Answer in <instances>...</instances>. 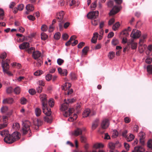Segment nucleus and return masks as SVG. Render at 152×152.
Listing matches in <instances>:
<instances>
[{"mask_svg": "<svg viewBox=\"0 0 152 152\" xmlns=\"http://www.w3.org/2000/svg\"><path fill=\"white\" fill-rule=\"evenodd\" d=\"M47 97L46 94H42L39 96V98L41 102L42 109L43 112L45 114H47L48 112V115H50V109L47 107Z\"/></svg>", "mask_w": 152, "mask_h": 152, "instance_id": "f257e3e1", "label": "nucleus"}, {"mask_svg": "<svg viewBox=\"0 0 152 152\" xmlns=\"http://www.w3.org/2000/svg\"><path fill=\"white\" fill-rule=\"evenodd\" d=\"M30 125L31 124L29 121H26L24 123L22 131L23 134H26L28 132H30L31 130L30 129Z\"/></svg>", "mask_w": 152, "mask_h": 152, "instance_id": "f03ea898", "label": "nucleus"}, {"mask_svg": "<svg viewBox=\"0 0 152 152\" xmlns=\"http://www.w3.org/2000/svg\"><path fill=\"white\" fill-rule=\"evenodd\" d=\"M10 62V60L8 59H6L5 61H2L1 66L3 68V72L6 71L9 69L10 68L9 63Z\"/></svg>", "mask_w": 152, "mask_h": 152, "instance_id": "7ed1b4c3", "label": "nucleus"}, {"mask_svg": "<svg viewBox=\"0 0 152 152\" xmlns=\"http://www.w3.org/2000/svg\"><path fill=\"white\" fill-rule=\"evenodd\" d=\"M99 12L97 11H95L93 12H89L87 15L88 18L91 19H96L98 16Z\"/></svg>", "mask_w": 152, "mask_h": 152, "instance_id": "20e7f679", "label": "nucleus"}, {"mask_svg": "<svg viewBox=\"0 0 152 152\" xmlns=\"http://www.w3.org/2000/svg\"><path fill=\"white\" fill-rule=\"evenodd\" d=\"M141 34V33L139 31L136 29H134L132 31L130 36L133 38H139Z\"/></svg>", "mask_w": 152, "mask_h": 152, "instance_id": "39448f33", "label": "nucleus"}, {"mask_svg": "<svg viewBox=\"0 0 152 152\" xmlns=\"http://www.w3.org/2000/svg\"><path fill=\"white\" fill-rule=\"evenodd\" d=\"M109 121L108 119H104L101 124V127L103 129H105L108 128L109 125Z\"/></svg>", "mask_w": 152, "mask_h": 152, "instance_id": "423d86ee", "label": "nucleus"}, {"mask_svg": "<svg viewBox=\"0 0 152 152\" xmlns=\"http://www.w3.org/2000/svg\"><path fill=\"white\" fill-rule=\"evenodd\" d=\"M82 134L81 129L77 128L71 132L72 135L75 136H77Z\"/></svg>", "mask_w": 152, "mask_h": 152, "instance_id": "0eeeda50", "label": "nucleus"}, {"mask_svg": "<svg viewBox=\"0 0 152 152\" xmlns=\"http://www.w3.org/2000/svg\"><path fill=\"white\" fill-rule=\"evenodd\" d=\"M4 142L8 144H11L14 142L11 135L10 134L5 136L4 138Z\"/></svg>", "mask_w": 152, "mask_h": 152, "instance_id": "6e6552de", "label": "nucleus"}, {"mask_svg": "<svg viewBox=\"0 0 152 152\" xmlns=\"http://www.w3.org/2000/svg\"><path fill=\"white\" fill-rule=\"evenodd\" d=\"M11 135L13 140V142L18 140L20 138V134L18 132H14Z\"/></svg>", "mask_w": 152, "mask_h": 152, "instance_id": "1a4fd4ad", "label": "nucleus"}, {"mask_svg": "<svg viewBox=\"0 0 152 152\" xmlns=\"http://www.w3.org/2000/svg\"><path fill=\"white\" fill-rule=\"evenodd\" d=\"M2 102L4 104H12L14 102V101L13 98H8L4 99Z\"/></svg>", "mask_w": 152, "mask_h": 152, "instance_id": "9d476101", "label": "nucleus"}, {"mask_svg": "<svg viewBox=\"0 0 152 152\" xmlns=\"http://www.w3.org/2000/svg\"><path fill=\"white\" fill-rule=\"evenodd\" d=\"M120 9L117 6H114L113 9L111 10L109 13V15L110 16L114 15L117 12H118Z\"/></svg>", "mask_w": 152, "mask_h": 152, "instance_id": "9b49d317", "label": "nucleus"}, {"mask_svg": "<svg viewBox=\"0 0 152 152\" xmlns=\"http://www.w3.org/2000/svg\"><path fill=\"white\" fill-rule=\"evenodd\" d=\"M64 15V12L62 11L56 13V18L59 20V21H60L61 20L63 19Z\"/></svg>", "mask_w": 152, "mask_h": 152, "instance_id": "f8f14e48", "label": "nucleus"}, {"mask_svg": "<svg viewBox=\"0 0 152 152\" xmlns=\"http://www.w3.org/2000/svg\"><path fill=\"white\" fill-rule=\"evenodd\" d=\"M140 42L138 47L139 52L140 53H142L147 48V45H143Z\"/></svg>", "mask_w": 152, "mask_h": 152, "instance_id": "ddd939ff", "label": "nucleus"}, {"mask_svg": "<svg viewBox=\"0 0 152 152\" xmlns=\"http://www.w3.org/2000/svg\"><path fill=\"white\" fill-rule=\"evenodd\" d=\"M47 114H45L46 115V116L44 117V121L48 123H50L52 120V118L50 116L51 115V112L50 111V115H48V112H47Z\"/></svg>", "mask_w": 152, "mask_h": 152, "instance_id": "4468645a", "label": "nucleus"}, {"mask_svg": "<svg viewBox=\"0 0 152 152\" xmlns=\"http://www.w3.org/2000/svg\"><path fill=\"white\" fill-rule=\"evenodd\" d=\"M145 151V149L142 146H138L135 147L132 152H144Z\"/></svg>", "mask_w": 152, "mask_h": 152, "instance_id": "2eb2a0df", "label": "nucleus"}, {"mask_svg": "<svg viewBox=\"0 0 152 152\" xmlns=\"http://www.w3.org/2000/svg\"><path fill=\"white\" fill-rule=\"evenodd\" d=\"M74 111L73 108L69 109L68 111H64L63 113V115L66 117H67L70 115Z\"/></svg>", "mask_w": 152, "mask_h": 152, "instance_id": "dca6fc26", "label": "nucleus"}, {"mask_svg": "<svg viewBox=\"0 0 152 152\" xmlns=\"http://www.w3.org/2000/svg\"><path fill=\"white\" fill-rule=\"evenodd\" d=\"M131 30L130 27H128L127 29H124L121 32V34L124 36L127 37L129 35V32Z\"/></svg>", "mask_w": 152, "mask_h": 152, "instance_id": "f3484780", "label": "nucleus"}, {"mask_svg": "<svg viewBox=\"0 0 152 152\" xmlns=\"http://www.w3.org/2000/svg\"><path fill=\"white\" fill-rule=\"evenodd\" d=\"M139 137H140V142L142 143L143 144L144 143V141L143 140L145 137V134L142 132H140L138 134Z\"/></svg>", "mask_w": 152, "mask_h": 152, "instance_id": "a211bd4d", "label": "nucleus"}, {"mask_svg": "<svg viewBox=\"0 0 152 152\" xmlns=\"http://www.w3.org/2000/svg\"><path fill=\"white\" fill-rule=\"evenodd\" d=\"M41 55V53L38 51L33 52L32 57L35 59H37L39 58Z\"/></svg>", "mask_w": 152, "mask_h": 152, "instance_id": "6ab92c4d", "label": "nucleus"}, {"mask_svg": "<svg viewBox=\"0 0 152 152\" xmlns=\"http://www.w3.org/2000/svg\"><path fill=\"white\" fill-rule=\"evenodd\" d=\"M29 46V43L27 42H24L19 46V48L20 49H24L28 48Z\"/></svg>", "mask_w": 152, "mask_h": 152, "instance_id": "aec40b11", "label": "nucleus"}, {"mask_svg": "<svg viewBox=\"0 0 152 152\" xmlns=\"http://www.w3.org/2000/svg\"><path fill=\"white\" fill-rule=\"evenodd\" d=\"M68 104L67 102H65L62 104L61 106L60 110L63 111L66 110L68 109Z\"/></svg>", "mask_w": 152, "mask_h": 152, "instance_id": "412c9836", "label": "nucleus"}, {"mask_svg": "<svg viewBox=\"0 0 152 152\" xmlns=\"http://www.w3.org/2000/svg\"><path fill=\"white\" fill-rule=\"evenodd\" d=\"M104 147V145L101 143H96L94 144L93 145V148L95 149L103 148Z\"/></svg>", "mask_w": 152, "mask_h": 152, "instance_id": "4be33fe9", "label": "nucleus"}, {"mask_svg": "<svg viewBox=\"0 0 152 152\" xmlns=\"http://www.w3.org/2000/svg\"><path fill=\"white\" fill-rule=\"evenodd\" d=\"M26 9L28 12H31L34 10V6L30 4H28L26 6Z\"/></svg>", "mask_w": 152, "mask_h": 152, "instance_id": "5701e85b", "label": "nucleus"}, {"mask_svg": "<svg viewBox=\"0 0 152 152\" xmlns=\"http://www.w3.org/2000/svg\"><path fill=\"white\" fill-rule=\"evenodd\" d=\"M34 112L37 116H39L42 113L41 110L39 107H37L35 108Z\"/></svg>", "mask_w": 152, "mask_h": 152, "instance_id": "b1692460", "label": "nucleus"}, {"mask_svg": "<svg viewBox=\"0 0 152 152\" xmlns=\"http://www.w3.org/2000/svg\"><path fill=\"white\" fill-rule=\"evenodd\" d=\"M77 37L75 36H72L71 37L69 40L66 43L65 45L66 46H68L70 45L72 41L75 39Z\"/></svg>", "mask_w": 152, "mask_h": 152, "instance_id": "393cba45", "label": "nucleus"}, {"mask_svg": "<svg viewBox=\"0 0 152 152\" xmlns=\"http://www.w3.org/2000/svg\"><path fill=\"white\" fill-rule=\"evenodd\" d=\"M71 86L70 83L68 82H66L65 83L63 87V89L65 91H67V89L70 88Z\"/></svg>", "mask_w": 152, "mask_h": 152, "instance_id": "a878e982", "label": "nucleus"}, {"mask_svg": "<svg viewBox=\"0 0 152 152\" xmlns=\"http://www.w3.org/2000/svg\"><path fill=\"white\" fill-rule=\"evenodd\" d=\"M0 134L1 136L5 137L9 134L8 131L7 130H4L1 131Z\"/></svg>", "mask_w": 152, "mask_h": 152, "instance_id": "bb28decb", "label": "nucleus"}, {"mask_svg": "<svg viewBox=\"0 0 152 152\" xmlns=\"http://www.w3.org/2000/svg\"><path fill=\"white\" fill-rule=\"evenodd\" d=\"M77 116L76 114H74L73 116H71L68 118V120L69 121L72 122L75 120L77 118Z\"/></svg>", "mask_w": 152, "mask_h": 152, "instance_id": "cd10ccee", "label": "nucleus"}, {"mask_svg": "<svg viewBox=\"0 0 152 152\" xmlns=\"http://www.w3.org/2000/svg\"><path fill=\"white\" fill-rule=\"evenodd\" d=\"M90 113V110L89 109H87L85 110L83 113V117H86L88 116Z\"/></svg>", "mask_w": 152, "mask_h": 152, "instance_id": "c85d7f7f", "label": "nucleus"}, {"mask_svg": "<svg viewBox=\"0 0 152 152\" xmlns=\"http://www.w3.org/2000/svg\"><path fill=\"white\" fill-rule=\"evenodd\" d=\"M115 56V53L113 51L110 52L108 55V57L110 59H113Z\"/></svg>", "mask_w": 152, "mask_h": 152, "instance_id": "c756f323", "label": "nucleus"}, {"mask_svg": "<svg viewBox=\"0 0 152 152\" xmlns=\"http://www.w3.org/2000/svg\"><path fill=\"white\" fill-rule=\"evenodd\" d=\"M21 89L20 87L17 86L14 89V92L16 94H19L20 93Z\"/></svg>", "mask_w": 152, "mask_h": 152, "instance_id": "7c9ffc66", "label": "nucleus"}, {"mask_svg": "<svg viewBox=\"0 0 152 152\" xmlns=\"http://www.w3.org/2000/svg\"><path fill=\"white\" fill-rule=\"evenodd\" d=\"M20 127V124L18 123H13L12 126V128L15 130L19 129Z\"/></svg>", "mask_w": 152, "mask_h": 152, "instance_id": "2f4dec72", "label": "nucleus"}, {"mask_svg": "<svg viewBox=\"0 0 152 152\" xmlns=\"http://www.w3.org/2000/svg\"><path fill=\"white\" fill-rule=\"evenodd\" d=\"M120 26V24L119 22H117L113 26V30L116 31L118 29Z\"/></svg>", "mask_w": 152, "mask_h": 152, "instance_id": "473e14b6", "label": "nucleus"}, {"mask_svg": "<svg viewBox=\"0 0 152 152\" xmlns=\"http://www.w3.org/2000/svg\"><path fill=\"white\" fill-rule=\"evenodd\" d=\"M130 44L131 45V48L132 49H136L137 46V43L132 41Z\"/></svg>", "mask_w": 152, "mask_h": 152, "instance_id": "72a5a7b5", "label": "nucleus"}, {"mask_svg": "<svg viewBox=\"0 0 152 152\" xmlns=\"http://www.w3.org/2000/svg\"><path fill=\"white\" fill-rule=\"evenodd\" d=\"M48 104L51 107H53L55 104L54 100L52 98H50L48 101Z\"/></svg>", "mask_w": 152, "mask_h": 152, "instance_id": "f704fd0d", "label": "nucleus"}, {"mask_svg": "<svg viewBox=\"0 0 152 152\" xmlns=\"http://www.w3.org/2000/svg\"><path fill=\"white\" fill-rule=\"evenodd\" d=\"M41 39L43 40H45L48 38V35L45 33L42 32L41 34Z\"/></svg>", "mask_w": 152, "mask_h": 152, "instance_id": "c9c22d12", "label": "nucleus"}, {"mask_svg": "<svg viewBox=\"0 0 152 152\" xmlns=\"http://www.w3.org/2000/svg\"><path fill=\"white\" fill-rule=\"evenodd\" d=\"M99 20L97 19H91V23L94 26H96L98 25Z\"/></svg>", "mask_w": 152, "mask_h": 152, "instance_id": "e433bc0d", "label": "nucleus"}, {"mask_svg": "<svg viewBox=\"0 0 152 152\" xmlns=\"http://www.w3.org/2000/svg\"><path fill=\"white\" fill-rule=\"evenodd\" d=\"M75 1L74 0H67L66 1L67 4H69L70 6H72L75 4Z\"/></svg>", "mask_w": 152, "mask_h": 152, "instance_id": "4c0bfd02", "label": "nucleus"}, {"mask_svg": "<svg viewBox=\"0 0 152 152\" xmlns=\"http://www.w3.org/2000/svg\"><path fill=\"white\" fill-rule=\"evenodd\" d=\"M11 65L12 66L15 67L18 69H19L21 66V64H20L17 63H13L11 64Z\"/></svg>", "mask_w": 152, "mask_h": 152, "instance_id": "58836bf2", "label": "nucleus"}, {"mask_svg": "<svg viewBox=\"0 0 152 152\" xmlns=\"http://www.w3.org/2000/svg\"><path fill=\"white\" fill-rule=\"evenodd\" d=\"M98 125V121H95L93 123L92 126V129L93 130L95 129Z\"/></svg>", "mask_w": 152, "mask_h": 152, "instance_id": "ea45409f", "label": "nucleus"}, {"mask_svg": "<svg viewBox=\"0 0 152 152\" xmlns=\"http://www.w3.org/2000/svg\"><path fill=\"white\" fill-rule=\"evenodd\" d=\"M147 71L150 74H152V65H149L147 66Z\"/></svg>", "mask_w": 152, "mask_h": 152, "instance_id": "a19ab883", "label": "nucleus"}, {"mask_svg": "<svg viewBox=\"0 0 152 152\" xmlns=\"http://www.w3.org/2000/svg\"><path fill=\"white\" fill-rule=\"evenodd\" d=\"M134 136L132 134H130L127 138V140L128 142H130L132 140L134 139Z\"/></svg>", "mask_w": 152, "mask_h": 152, "instance_id": "79ce46f5", "label": "nucleus"}, {"mask_svg": "<svg viewBox=\"0 0 152 152\" xmlns=\"http://www.w3.org/2000/svg\"><path fill=\"white\" fill-rule=\"evenodd\" d=\"M61 34L59 32H57L54 35V37L56 40L60 38Z\"/></svg>", "mask_w": 152, "mask_h": 152, "instance_id": "37998d69", "label": "nucleus"}, {"mask_svg": "<svg viewBox=\"0 0 152 152\" xmlns=\"http://www.w3.org/2000/svg\"><path fill=\"white\" fill-rule=\"evenodd\" d=\"M8 110V108L7 106H3L1 109V111L2 113H6Z\"/></svg>", "mask_w": 152, "mask_h": 152, "instance_id": "c03bdc74", "label": "nucleus"}, {"mask_svg": "<svg viewBox=\"0 0 152 152\" xmlns=\"http://www.w3.org/2000/svg\"><path fill=\"white\" fill-rule=\"evenodd\" d=\"M43 72L41 70H38L34 73V75L35 76L40 75L42 74Z\"/></svg>", "mask_w": 152, "mask_h": 152, "instance_id": "a18cd8bd", "label": "nucleus"}, {"mask_svg": "<svg viewBox=\"0 0 152 152\" xmlns=\"http://www.w3.org/2000/svg\"><path fill=\"white\" fill-rule=\"evenodd\" d=\"M46 80L47 81H49L52 78V75L50 74H48L45 76Z\"/></svg>", "mask_w": 152, "mask_h": 152, "instance_id": "49530a36", "label": "nucleus"}, {"mask_svg": "<svg viewBox=\"0 0 152 152\" xmlns=\"http://www.w3.org/2000/svg\"><path fill=\"white\" fill-rule=\"evenodd\" d=\"M112 43L113 45L115 46L118 44L119 41L117 39H114L112 40Z\"/></svg>", "mask_w": 152, "mask_h": 152, "instance_id": "de8ad7c7", "label": "nucleus"}, {"mask_svg": "<svg viewBox=\"0 0 152 152\" xmlns=\"http://www.w3.org/2000/svg\"><path fill=\"white\" fill-rule=\"evenodd\" d=\"M147 35L146 34H143L141 38V39H140V42L142 43L144 42V40L145 39L147 38Z\"/></svg>", "mask_w": 152, "mask_h": 152, "instance_id": "09e8293b", "label": "nucleus"}, {"mask_svg": "<svg viewBox=\"0 0 152 152\" xmlns=\"http://www.w3.org/2000/svg\"><path fill=\"white\" fill-rule=\"evenodd\" d=\"M108 147L111 149H113L115 148V145L112 142H110L108 144Z\"/></svg>", "mask_w": 152, "mask_h": 152, "instance_id": "8fccbe9b", "label": "nucleus"}, {"mask_svg": "<svg viewBox=\"0 0 152 152\" xmlns=\"http://www.w3.org/2000/svg\"><path fill=\"white\" fill-rule=\"evenodd\" d=\"M35 50V48L33 47H31L28 49L27 51L28 53L31 54L32 53H33V52H34Z\"/></svg>", "mask_w": 152, "mask_h": 152, "instance_id": "3c124183", "label": "nucleus"}, {"mask_svg": "<svg viewBox=\"0 0 152 152\" xmlns=\"http://www.w3.org/2000/svg\"><path fill=\"white\" fill-rule=\"evenodd\" d=\"M27 102L26 99L25 97H23L21 98L20 100V103L22 104H26Z\"/></svg>", "mask_w": 152, "mask_h": 152, "instance_id": "603ef678", "label": "nucleus"}, {"mask_svg": "<svg viewBox=\"0 0 152 152\" xmlns=\"http://www.w3.org/2000/svg\"><path fill=\"white\" fill-rule=\"evenodd\" d=\"M75 101V99H74L73 98H72L71 99H68L67 101H66V99H65V102H67V104L72 103Z\"/></svg>", "mask_w": 152, "mask_h": 152, "instance_id": "864d4df0", "label": "nucleus"}, {"mask_svg": "<svg viewBox=\"0 0 152 152\" xmlns=\"http://www.w3.org/2000/svg\"><path fill=\"white\" fill-rule=\"evenodd\" d=\"M88 50V47H86L84 48L82 50L83 54L84 55H86L87 53Z\"/></svg>", "mask_w": 152, "mask_h": 152, "instance_id": "5fc2aeb1", "label": "nucleus"}, {"mask_svg": "<svg viewBox=\"0 0 152 152\" xmlns=\"http://www.w3.org/2000/svg\"><path fill=\"white\" fill-rule=\"evenodd\" d=\"M145 61L147 64H150L152 62V58L148 57L145 59Z\"/></svg>", "mask_w": 152, "mask_h": 152, "instance_id": "6e6d98bb", "label": "nucleus"}, {"mask_svg": "<svg viewBox=\"0 0 152 152\" xmlns=\"http://www.w3.org/2000/svg\"><path fill=\"white\" fill-rule=\"evenodd\" d=\"M64 62V60L61 58H58L57 60V63L59 65H61Z\"/></svg>", "mask_w": 152, "mask_h": 152, "instance_id": "4d7b16f0", "label": "nucleus"}, {"mask_svg": "<svg viewBox=\"0 0 152 152\" xmlns=\"http://www.w3.org/2000/svg\"><path fill=\"white\" fill-rule=\"evenodd\" d=\"M7 56V54L5 52H3L1 54L0 56V58L2 59H4Z\"/></svg>", "mask_w": 152, "mask_h": 152, "instance_id": "13d9d810", "label": "nucleus"}, {"mask_svg": "<svg viewBox=\"0 0 152 152\" xmlns=\"http://www.w3.org/2000/svg\"><path fill=\"white\" fill-rule=\"evenodd\" d=\"M41 29L42 31H45L47 30L48 27L46 25H43L42 26Z\"/></svg>", "mask_w": 152, "mask_h": 152, "instance_id": "bf43d9fd", "label": "nucleus"}, {"mask_svg": "<svg viewBox=\"0 0 152 152\" xmlns=\"http://www.w3.org/2000/svg\"><path fill=\"white\" fill-rule=\"evenodd\" d=\"M148 147L149 148H152V140H149L147 143Z\"/></svg>", "mask_w": 152, "mask_h": 152, "instance_id": "052dcab7", "label": "nucleus"}, {"mask_svg": "<svg viewBox=\"0 0 152 152\" xmlns=\"http://www.w3.org/2000/svg\"><path fill=\"white\" fill-rule=\"evenodd\" d=\"M7 126V124L6 123H4L0 124V129H4Z\"/></svg>", "mask_w": 152, "mask_h": 152, "instance_id": "680f3d73", "label": "nucleus"}, {"mask_svg": "<svg viewBox=\"0 0 152 152\" xmlns=\"http://www.w3.org/2000/svg\"><path fill=\"white\" fill-rule=\"evenodd\" d=\"M18 10L19 11H21L24 8V5L23 4H20L18 6Z\"/></svg>", "mask_w": 152, "mask_h": 152, "instance_id": "e2e57ef3", "label": "nucleus"}, {"mask_svg": "<svg viewBox=\"0 0 152 152\" xmlns=\"http://www.w3.org/2000/svg\"><path fill=\"white\" fill-rule=\"evenodd\" d=\"M118 135V132L116 130H114L112 137L113 138H115Z\"/></svg>", "mask_w": 152, "mask_h": 152, "instance_id": "0e129e2a", "label": "nucleus"}, {"mask_svg": "<svg viewBox=\"0 0 152 152\" xmlns=\"http://www.w3.org/2000/svg\"><path fill=\"white\" fill-rule=\"evenodd\" d=\"M13 91V89L11 87L7 88L6 89L7 92L8 94L11 93Z\"/></svg>", "mask_w": 152, "mask_h": 152, "instance_id": "69168bd1", "label": "nucleus"}, {"mask_svg": "<svg viewBox=\"0 0 152 152\" xmlns=\"http://www.w3.org/2000/svg\"><path fill=\"white\" fill-rule=\"evenodd\" d=\"M29 94L31 95H34L36 93L35 90L33 89H31L28 90Z\"/></svg>", "mask_w": 152, "mask_h": 152, "instance_id": "338daca9", "label": "nucleus"}, {"mask_svg": "<svg viewBox=\"0 0 152 152\" xmlns=\"http://www.w3.org/2000/svg\"><path fill=\"white\" fill-rule=\"evenodd\" d=\"M28 18L30 20L34 21L35 19V17L32 15H29L27 16Z\"/></svg>", "mask_w": 152, "mask_h": 152, "instance_id": "774afa93", "label": "nucleus"}]
</instances>
